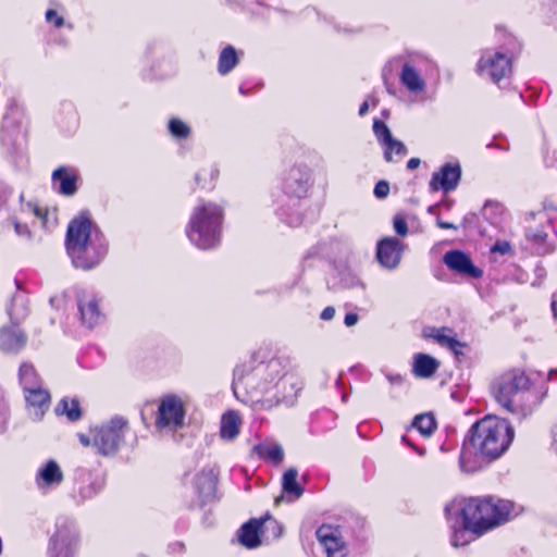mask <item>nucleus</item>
Segmentation results:
<instances>
[{"mask_svg": "<svg viewBox=\"0 0 557 557\" xmlns=\"http://www.w3.org/2000/svg\"><path fill=\"white\" fill-rule=\"evenodd\" d=\"M513 438V430L508 421L487 416L472 425L462 460L473 455L491 461L502 456Z\"/></svg>", "mask_w": 557, "mask_h": 557, "instance_id": "nucleus-1", "label": "nucleus"}, {"mask_svg": "<svg viewBox=\"0 0 557 557\" xmlns=\"http://www.w3.org/2000/svg\"><path fill=\"white\" fill-rule=\"evenodd\" d=\"M511 504L507 500L460 499L446 506L448 517L461 516L466 529L474 534H481L505 522L511 511Z\"/></svg>", "mask_w": 557, "mask_h": 557, "instance_id": "nucleus-2", "label": "nucleus"}, {"mask_svg": "<svg viewBox=\"0 0 557 557\" xmlns=\"http://www.w3.org/2000/svg\"><path fill=\"white\" fill-rule=\"evenodd\" d=\"M222 210L214 203H206L196 208L188 231L189 239L199 248L213 247L219 240V228Z\"/></svg>", "mask_w": 557, "mask_h": 557, "instance_id": "nucleus-3", "label": "nucleus"}, {"mask_svg": "<svg viewBox=\"0 0 557 557\" xmlns=\"http://www.w3.org/2000/svg\"><path fill=\"white\" fill-rule=\"evenodd\" d=\"M90 226L89 220L78 216L70 223L66 234V249L72 257L74 265L85 270L91 269L95 265L94 262H85L82 256L89 242Z\"/></svg>", "mask_w": 557, "mask_h": 557, "instance_id": "nucleus-4", "label": "nucleus"}, {"mask_svg": "<svg viewBox=\"0 0 557 557\" xmlns=\"http://www.w3.org/2000/svg\"><path fill=\"white\" fill-rule=\"evenodd\" d=\"M126 421L122 418H114L100 428L92 430V445L103 456L114 454L123 441Z\"/></svg>", "mask_w": 557, "mask_h": 557, "instance_id": "nucleus-5", "label": "nucleus"}, {"mask_svg": "<svg viewBox=\"0 0 557 557\" xmlns=\"http://www.w3.org/2000/svg\"><path fill=\"white\" fill-rule=\"evenodd\" d=\"M157 426L177 429L183 426L185 408L182 399L174 395L165 396L159 406Z\"/></svg>", "mask_w": 557, "mask_h": 557, "instance_id": "nucleus-6", "label": "nucleus"}, {"mask_svg": "<svg viewBox=\"0 0 557 557\" xmlns=\"http://www.w3.org/2000/svg\"><path fill=\"white\" fill-rule=\"evenodd\" d=\"M479 71L486 73L494 82H498L511 73V62L502 52H485L478 64Z\"/></svg>", "mask_w": 557, "mask_h": 557, "instance_id": "nucleus-7", "label": "nucleus"}, {"mask_svg": "<svg viewBox=\"0 0 557 557\" xmlns=\"http://www.w3.org/2000/svg\"><path fill=\"white\" fill-rule=\"evenodd\" d=\"M528 386L529 379L523 373L509 374L503 377L495 392V397L500 405L511 410L512 396L519 391L527 389Z\"/></svg>", "mask_w": 557, "mask_h": 557, "instance_id": "nucleus-8", "label": "nucleus"}, {"mask_svg": "<svg viewBox=\"0 0 557 557\" xmlns=\"http://www.w3.org/2000/svg\"><path fill=\"white\" fill-rule=\"evenodd\" d=\"M403 246L399 239L386 237L379 242L376 258L382 267L388 270L395 269L401 259Z\"/></svg>", "mask_w": 557, "mask_h": 557, "instance_id": "nucleus-9", "label": "nucleus"}, {"mask_svg": "<svg viewBox=\"0 0 557 557\" xmlns=\"http://www.w3.org/2000/svg\"><path fill=\"white\" fill-rule=\"evenodd\" d=\"M269 521L275 523V520L270 515L246 522L239 531L240 543L247 548L259 546L261 544V537L264 534V524Z\"/></svg>", "mask_w": 557, "mask_h": 557, "instance_id": "nucleus-10", "label": "nucleus"}, {"mask_svg": "<svg viewBox=\"0 0 557 557\" xmlns=\"http://www.w3.org/2000/svg\"><path fill=\"white\" fill-rule=\"evenodd\" d=\"M460 176V165L457 163H447L440 171L433 173L430 187L433 191H437L438 189L450 191L457 187Z\"/></svg>", "mask_w": 557, "mask_h": 557, "instance_id": "nucleus-11", "label": "nucleus"}, {"mask_svg": "<svg viewBox=\"0 0 557 557\" xmlns=\"http://www.w3.org/2000/svg\"><path fill=\"white\" fill-rule=\"evenodd\" d=\"M317 537L323 546L327 557L346 556V547L337 529L331 525H321L317 530Z\"/></svg>", "mask_w": 557, "mask_h": 557, "instance_id": "nucleus-12", "label": "nucleus"}, {"mask_svg": "<svg viewBox=\"0 0 557 557\" xmlns=\"http://www.w3.org/2000/svg\"><path fill=\"white\" fill-rule=\"evenodd\" d=\"M444 262L450 270L460 274H466L471 277L481 276V271L472 264L470 258L462 251L453 250L446 252Z\"/></svg>", "mask_w": 557, "mask_h": 557, "instance_id": "nucleus-13", "label": "nucleus"}, {"mask_svg": "<svg viewBox=\"0 0 557 557\" xmlns=\"http://www.w3.org/2000/svg\"><path fill=\"white\" fill-rule=\"evenodd\" d=\"M281 381L283 383L281 403H284L287 407H293L302 391V380L297 373L287 372L281 377Z\"/></svg>", "mask_w": 557, "mask_h": 557, "instance_id": "nucleus-14", "label": "nucleus"}, {"mask_svg": "<svg viewBox=\"0 0 557 557\" xmlns=\"http://www.w3.org/2000/svg\"><path fill=\"white\" fill-rule=\"evenodd\" d=\"M298 471L295 468L287 469L282 478L281 502H294L304 494L302 486L297 482Z\"/></svg>", "mask_w": 557, "mask_h": 557, "instance_id": "nucleus-15", "label": "nucleus"}, {"mask_svg": "<svg viewBox=\"0 0 557 557\" xmlns=\"http://www.w3.org/2000/svg\"><path fill=\"white\" fill-rule=\"evenodd\" d=\"M196 486L202 502H210L215 497L216 473L213 469L203 470L196 478Z\"/></svg>", "mask_w": 557, "mask_h": 557, "instance_id": "nucleus-16", "label": "nucleus"}, {"mask_svg": "<svg viewBox=\"0 0 557 557\" xmlns=\"http://www.w3.org/2000/svg\"><path fill=\"white\" fill-rule=\"evenodd\" d=\"M25 344V337L15 326L4 327L0 331V348L7 351H15Z\"/></svg>", "mask_w": 557, "mask_h": 557, "instance_id": "nucleus-17", "label": "nucleus"}, {"mask_svg": "<svg viewBox=\"0 0 557 557\" xmlns=\"http://www.w3.org/2000/svg\"><path fill=\"white\" fill-rule=\"evenodd\" d=\"M400 81L411 92H422L425 89V82L420 74L409 64L403 66Z\"/></svg>", "mask_w": 557, "mask_h": 557, "instance_id": "nucleus-18", "label": "nucleus"}, {"mask_svg": "<svg viewBox=\"0 0 557 557\" xmlns=\"http://www.w3.org/2000/svg\"><path fill=\"white\" fill-rule=\"evenodd\" d=\"M437 368V360L429 355L418 354L414 357L413 373L418 377H430L435 373Z\"/></svg>", "mask_w": 557, "mask_h": 557, "instance_id": "nucleus-19", "label": "nucleus"}, {"mask_svg": "<svg viewBox=\"0 0 557 557\" xmlns=\"http://www.w3.org/2000/svg\"><path fill=\"white\" fill-rule=\"evenodd\" d=\"M79 309H81L83 322L88 327H94L95 325L100 323L101 320L103 319V317L98 308V302L95 299L90 298V299H87L85 302L81 301Z\"/></svg>", "mask_w": 557, "mask_h": 557, "instance_id": "nucleus-20", "label": "nucleus"}, {"mask_svg": "<svg viewBox=\"0 0 557 557\" xmlns=\"http://www.w3.org/2000/svg\"><path fill=\"white\" fill-rule=\"evenodd\" d=\"M38 479L41 480L45 485L59 484L63 480V473L58 463L50 460L39 470Z\"/></svg>", "mask_w": 557, "mask_h": 557, "instance_id": "nucleus-21", "label": "nucleus"}, {"mask_svg": "<svg viewBox=\"0 0 557 557\" xmlns=\"http://www.w3.org/2000/svg\"><path fill=\"white\" fill-rule=\"evenodd\" d=\"M373 133L376 136V138L381 145H384L386 143H392V147H396L397 151L404 150V143L395 139L392 136L389 128L387 127V125L384 122L375 120L373 123Z\"/></svg>", "mask_w": 557, "mask_h": 557, "instance_id": "nucleus-22", "label": "nucleus"}, {"mask_svg": "<svg viewBox=\"0 0 557 557\" xmlns=\"http://www.w3.org/2000/svg\"><path fill=\"white\" fill-rule=\"evenodd\" d=\"M53 181H60V191L66 196L73 195L76 190V178L67 173L66 169L59 168L52 174Z\"/></svg>", "mask_w": 557, "mask_h": 557, "instance_id": "nucleus-23", "label": "nucleus"}, {"mask_svg": "<svg viewBox=\"0 0 557 557\" xmlns=\"http://www.w3.org/2000/svg\"><path fill=\"white\" fill-rule=\"evenodd\" d=\"M50 396L47 391L44 389H28V395L26 396V400L33 407H37L39 411L35 414L37 417H41L45 410L48 408Z\"/></svg>", "mask_w": 557, "mask_h": 557, "instance_id": "nucleus-24", "label": "nucleus"}, {"mask_svg": "<svg viewBox=\"0 0 557 557\" xmlns=\"http://www.w3.org/2000/svg\"><path fill=\"white\" fill-rule=\"evenodd\" d=\"M238 63L236 50L232 46L225 47L219 57V72L220 74H227Z\"/></svg>", "mask_w": 557, "mask_h": 557, "instance_id": "nucleus-25", "label": "nucleus"}, {"mask_svg": "<svg viewBox=\"0 0 557 557\" xmlns=\"http://www.w3.org/2000/svg\"><path fill=\"white\" fill-rule=\"evenodd\" d=\"M239 417L235 412H227L221 422V435L223 438L232 440L238 434Z\"/></svg>", "mask_w": 557, "mask_h": 557, "instance_id": "nucleus-26", "label": "nucleus"}, {"mask_svg": "<svg viewBox=\"0 0 557 557\" xmlns=\"http://www.w3.org/2000/svg\"><path fill=\"white\" fill-rule=\"evenodd\" d=\"M55 412L58 414H65L71 421H76L82 416L78 401L75 399H72L71 401L62 399L57 406Z\"/></svg>", "mask_w": 557, "mask_h": 557, "instance_id": "nucleus-27", "label": "nucleus"}, {"mask_svg": "<svg viewBox=\"0 0 557 557\" xmlns=\"http://www.w3.org/2000/svg\"><path fill=\"white\" fill-rule=\"evenodd\" d=\"M445 332L446 330L432 329L425 332V336L434 338L437 343H440L443 346H447L454 352L457 354V347L460 346V343L454 337L447 335Z\"/></svg>", "mask_w": 557, "mask_h": 557, "instance_id": "nucleus-28", "label": "nucleus"}, {"mask_svg": "<svg viewBox=\"0 0 557 557\" xmlns=\"http://www.w3.org/2000/svg\"><path fill=\"white\" fill-rule=\"evenodd\" d=\"M413 425L421 434L430 435L435 428L434 418L431 414H419L416 417Z\"/></svg>", "mask_w": 557, "mask_h": 557, "instance_id": "nucleus-29", "label": "nucleus"}, {"mask_svg": "<svg viewBox=\"0 0 557 557\" xmlns=\"http://www.w3.org/2000/svg\"><path fill=\"white\" fill-rule=\"evenodd\" d=\"M169 129L171 134L178 139L186 138L189 135V127L178 119H172L170 121Z\"/></svg>", "mask_w": 557, "mask_h": 557, "instance_id": "nucleus-30", "label": "nucleus"}, {"mask_svg": "<svg viewBox=\"0 0 557 557\" xmlns=\"http://www.w3.org/2000/svg\"><path fill=\"white\" fill-rule=\"evenodd\" d=\"M472 540V532L471 530L466 529L463 525V529L455 530L453 537H451V545L454 547H461L468 544Z\"/></svg>", "mask_w": 557, "mask_h": 557, "instance_id": "nucleus-31", "label": "nucleus"}, {"mask_svg": "<svg viewBox=\"0 0 557 557\" xmlns=\"http://www.w3.org/2000/svg\"><path fill=\"white\" fill-rule=\"evenodd\" d=\"M260 453L262 456H264L267 460L271 461L273 465L278 463V446H262L260 448Z\"/></svg>", "mask_w": 557, "mask_h": 557, "instance_id": "nucleus-32", "label": "nucleus"}, {"mask_svg": "<svg viewBox=\"0 0 557 557\" xmlns=\"http://www.w3.org/2000/svg\"><path fill=\"white\" fill-rule=\"evenodd\" d=\"M385 147L384 149V159L387 161V162H393L394 159H393V154L395 153L396 156H405L407 153V148L406 146L404 145V150L403 151H397V148L396 147H392V143H386L383 145Z\"/></svg>", "mask_w": 557, "mask_h": 557, "instance_id": "nucleus-33", "label": "nucleus"}, {"mask_svg": "<svg viewBox=\"0 0 557 557\" xmlns=\"http://www.w3.org/2000/svg\"><path fill=\"white\" fill-rule=\"evenodd\" d=\"M389 185L385 181L379 182L374 187V195L377 198H385L388 195Z\"/></svg>", "mask_w": 557, "mask_h": 557, "instance_id": "nucleus-34", "label": "nucleus"}, {"mask_svg": "<svg viewBox=\"0 0 557 557\" xmlns=\"http://www.w3.org/2000/svg\"><path fill=\"white\" fill-rule=\"evenodd\" d=\"M394 228H395L396 233L399 234L400 236H405L408 232L407 223L400 216H396L394 219Z\"/></svg>", "mask_w": 557, "mask_h": 557, "instance_id": "nucleus-35", "label": "nucleus"}, {"mask_svg": "<svg viewBox=\"0 0 557 557\" xmlns=\"http://www.w3.org/2000/svg\"><path fill=\"white\" fill-rule=\"evenodd\" d=\"M510 245L507 242H497L491 249L492 252L505 255L509 251Z\"/></svg>", "mask_w": 557, "mask_h": 557, "instance_id": "nucleus-36", "label": "nucleus"}, {"mask_svg": "<svg viewBox=\"0 0 557 557\" xmlns=\"http://www.w3.org/2000/svg\"><path fill=\"white\" fill-rule=\"evenodd\" d=\"M54 17H55V20H54L55 26H58V27L61 26L63 24V18L60 16H57V12L54 10H48L46 13V18L49 22H51Z\"/></svg>", "mask_w": 557, "mask_h": 557, "instance_id": "nucleus-37", "label": "nucleus"}, {"mask_svg": "<svg viewBox=\"0 0 557 557\" xmlns=\"http://www.w3.org/2000/svg\"><path fill=\"white\" fill-rule=\"evenodd\" d=\"M335 315V308L334 307H326L323 309V311L321 312V315L320 318L324 321H330L334 318Z\"/></svg>", "mask_w": 557, "mask_h": 557, "instance_id": "nucleus-38", "label": "nucleus"}, {"mask_svg": "<svg viewBox=\"0 0 557 557\" xmlns=\"http://www.w3.org/2000/svg\"><path fill=\"white\" fill-rule=\"evenodd\" d=\"M26 207L32 210L34 212V214L40 219H45L46 218V212H44L39 207H37L36 205L32 203V202H28L26 205Z\"/></svg>", "mask_w": 557, "mask_h": 557, "instance_id": "nucleus-39", "label": "nucleus"}, {"mask_svg": "<svg viewBox=\"0 0 557 557\" xmlns=\"http://www.w3.org/2000/svg\"><path fill=\"white\" fill-rule=\"evenodd\" d=\"M358 315L356 313H347L346 317H345V324L347 326H354L358 323Z\"/></svg>", "mask_w": 557, "mask_h": 557, "instance_id": "nucleus-40", "label": "nucleus"}, {"mask_svg": "<svg viewBox=\"0 0 557 557\" xmlns=\"http://www.w3.org/2000/svg\"><path fill=\"white\" fill-rule=\"evenodd\" d=\"M529 236L535 242V243H542L544 242L545 237H546V234H544L543 232H535V233H532V234H529Z\"/></svg>", "mask_w": 557, "mask_h": 557, "instance_id": "nucleus-41", "label": "nucleus"}, {"mask_svg": "<svg viewBox=\"0 0 557 557\" xmlns=\"http://www.w3.org/2000/svg\"><path fill=\"white\" fill-rule=\"evenodd\" d=\"M419 165H420V159H418V158H411V159L407 162V168H408L409 170H414V169H417Z\"/></svg>", "mask_w": 557, "mask_h": 557, "instance_id": "nucleus-42", "label": "nucleus"}, {"mask_svg": "<svg viewBox=\"0 0 557 557\" xmlns=\"http://www.w3.org/2000/svg\"><path fill=\"white\" fill-rule=\"evenodd\" d=\"M391 384H400L403 382V377L400 375H387Z\"/></svg>", "mask_w": 557, "mask_h": 557, "instance_id": "nucleus-43", "label": "nucleus"}, {"mask_svg": "<svg viewBox=\"0 0 557 557\" xmlns=\"http://www.w3.org/2000/svg\"><path fill=\"white\" fill-rule=\"evenodd\" d=\"M78 438L84 446H89L91 444V440L85 434H79Z\"/></svg>", "mask_w": 557, "mask_h": 557, "instance_id": "nucleus-44", "label": "nucleus"}, {"mask_svg": "<svg viewBox=\"0 0 557 557\" xmlns=\"http://www.w3.org/2000/svg\"><path fill=\"white\" fill-rule=\"evenodd\" d=\"M437 225L438 227L441 228H456V226L451 223H448V222H443V221H437Z\"/></svg>", "mask_w": 557, "mask_h": 557, "instance_id": "nucleus-45", "label": "nucleus"}, {"mask_svg": "<svg viewBox=\"0 0 557 557\" xmlns=\"http://www.w3.org/2000/svg\"><path fill=\"white\" fill-rule=\"evenodd\" d=\"M369 110V104L367 101H364L361 106H360V109H359V114L360 115H364Z\"/></svg>", "mask_w": 557, "mask_h": 557, "instance_id": "nucleus-46", "label": "nucleus"}, {"mask_svg": "<svg viewBox=\"0 0 557 557\" xmlns=\"http://www.w3.org/2000/svg\"><path fill=\"white\" fill-rule=\"evenodd\" d=\"M32 371V367L30 366H23L21 368V375L24 376L26 375L27 373H29Z\"/></svg>", "mask_w": 557, "mask_h": 557, "instance_id": "nucleus-47", "label": "nucleus"}, {"mask_svg": "<svg viewBox=\"0 0 557 557\" xmlns=\"http://www.w3.org/2000/svg\"><path fill=\"white\" fill-rule=\"evenodd\" d=\"M552 307H553L554 315L557 318V293L554 296Z\"/></svg>", "mask_w": 557, "mask_h": 557, "instance_id": "nucleus-48", "label": "nucleus"}, {"mask_svg": "<svg viewBox=\"0 0 557 557\" xmlns=\"http://www.w3.org/2000/svg\"><path fill=\"white\" fill-rule=\"evenodd\" d=\"M15 230L18 234H22L23 230L26 231V227H22L20 224H15Z\"/></svg>", "mask_w": 557, "mask_h": 557, "instance_id": "nucleus-49", "label": "nucleus"}, {"mask_svg": "<svg viewBox=\"0 0 557 557\" xmlns=\"http://www.w3.org/2000/svg\"><path fill=\"white\" fill-rule=\"evenodd\" d=\"M555 374H557V371H550V372H549V379H552V377H553V375H555Z\"/></svg>", "mask_w": 557, "mask_h": 557, "instance_id": "nucleus-50", "label": "nucleus"}, {"mask_svg": "<svg viewBox=\"0 0 557 557\" xmlns=\"http://www.w3.org/2000/svg\"><path fill=\"white\" fill-rule=\"evenodd\" d=\"M274 503L277 504L278 503V497H275L274 498Z\"/></svg>", "mask_w": 557, "mask_h": 557, "instance_id": "nucleus-51", "label": "nucleus"}]
</instances>
